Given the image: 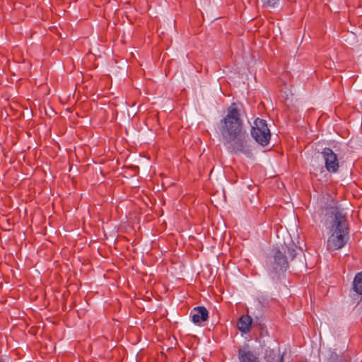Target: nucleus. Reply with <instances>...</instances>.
Here are the masks:
<instances>
[{"instance_id": "nucleus-7", "label": "nucleus", "mask_w": 362, "mask_h": 362, "mask_svg": "<svg viewBox=\"0 0 362 362\" xmlns=\"http://www.w3.org/2000/svg\"><path fill=\"white\" fill-rule=\"evenodd\" d=\"M189 317L194 324H199L207 320L209 312L204 306L195 307L191 310Z\"/></svg>"}, {"instance_id": "nucleus-11", "label": "nucleus", "mask_w": 362, "mask_h": 362, "mask_svg": "<svg viewBox=\"0 0 362 362\" xmlns=\"http://www.w3.org/2000/svg\"><path fill=\"white\" fill-rule=\"evenodd\" d=\"M284 353H283L281 355H279L276 362H284ZM268 362H272V361H269Z\"/></svg>"}, {"instance_id": "nucleus-8", "label": "nucleus", "mask_w": 362, "mask_h": 362, "mask_svg": "<svg viewBox=\"0 0 362 362\" xmlns=\"http://www.w3.org/2000/svg\"><path fill=\"white\" fill-rule=\"evenodd\" d=\"M252 317L248 315H242L237 322L238 329L242 332L247 334L250 331L252 326Z\"/></svg>"}, {"instance_id": "nucleus-5", "label": "nucleus", "mask_w": 362, "mask_h": 362, "mask_svg": "<svg viewBox=\"0 0 362 362\" xmlns=\"http://www.w3.org/2000/svg\"><path fill=\"white\" fill-rule=\"evenodd\" d=\"M326 170L331 173H335L339 168V162L337 154L329 148H325L322 151Z\"/></svg>"}, {"instance_id": "nucleus-10", "label": "nucleus", "mask_w": 362, "mask_h": 362, "mask_svg": "<svg viewBox=\"0 0 362 362\" xmlns=\"http://www.w3.org/2000/svg\"><path fill=\"white\" fill-rule=\"evenodd\" d=\"M264 6L274 8L279 3V0H262Z\"/></svg>"}, {"instance_id": "nucleus-2", "label": "nucleus", "mask_w": 362, "mask_h": 362, "mask_svg": "<svg viewBox=\"0 0 362 362\" xmlns=\"http://www.w3.org/2000/svg\"><path fill=\"white\" fill-rule=\"evenodd\" d=\"M296 248L297 247L292 244L282 247L283 251L279 248L273 250L272 255L268 257L266 263L267 269L273 279L279 278L281 274L286 272L288 268V261L286 254L289 255L291 259H293L297 255Z\"/></svg>"}, {"instance_id": "nucleus-4", "label": "nucleus", "mask_w": 362, "mask_h": 362, "mask_svg": "<svg viewBox=\"0 0 362 362\" xmlns=\"http://www.w3.org/2000/svg\"><path fill=\"white\" fill-rule=\"evenodd\" d=\"M250 134L254 140L262 146H267L271 138V132L268 128L267 121L256 118L251 127Z\"/></svg>"}, {"instance_id": "nucleus-3", "label": "nucleus", "mask_w": 362, "mask_h": 362, "mask_svg": "<svg viewBox=\"0 0 362 362\" xmlns=\"http://www.w3.org/2000/svg\"><path fill=\"white\" fill-rule=\"evenodd\" d=\"M349 228L346 217L340 212L334 214L331 228V235L327 240V247L331 250L342 248L347 243Z\"/></svg>"}, {"instance_id": "nucleus-6", "label": "nucleus", "mask_w": 362, "mask_h": 362, "mask_svg": "<svg viewBox=\"0 0 362 362\" xmlns=\"http://www.w3.org/2000/svg\"><path fill=\"white\" fill-rule=\"evenodd\" d=\"M238 357L240 362H260L259 354L252 350L247 344L238 348Z\"/></svg>"}, {"instance_id": "nucleus-9", "label": "nucleus", "mask_w": 362, "mask_h": 362, "mask_svg": "<svg viewBox=\"0 0 362 362\" xmlns=\"http://www.w3.org/2000/svg\"><path fill=\"white\" fill-rule=\"evenodd\" d=\"M353 288L356 293L362 295V272L356 274L353 281Z\"/></svg>"}, {"instance_id": "nucleus-1", "label": "nucleus", "mask_w": 362, "mask_h": 362, "mask_svg": "<svg viewBox=\"0 0 362 362\" xmlns=\"http://www.w3.org/2000/svg\"><path fill=\"white\" fill-rule=\"evenodd\" d=\"M240 116L237 105L232 103L227 109L226 116L219 121V139L230 153H242L251 157L250 139Z\"/></svg>"}]
</instances>
